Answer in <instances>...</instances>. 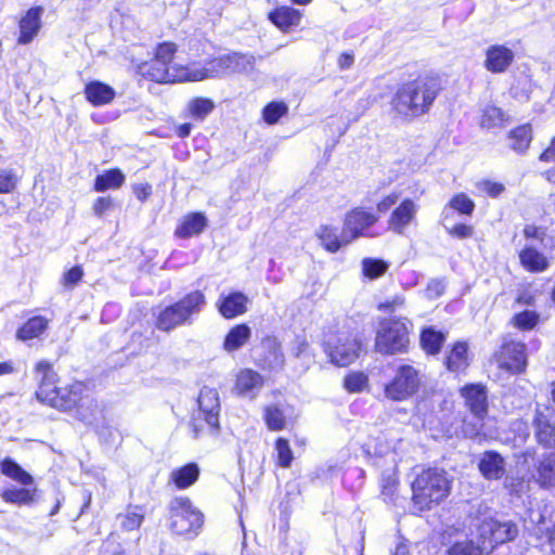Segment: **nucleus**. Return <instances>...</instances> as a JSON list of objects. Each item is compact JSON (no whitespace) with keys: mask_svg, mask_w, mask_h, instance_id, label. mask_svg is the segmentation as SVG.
I'll list each match as a JSON object with an SVG mask.
<instances>
[{"mask_svg":"<svg viewBox=\"0 0 555 555\" xmlns=\"http://www.w3.org/2000/svg\"><path fill=\"white\" fill-rule=\"evenodd\" d=\"M34 372L38 377L35 398L42 405L62 413H75L80 421L94 415L98 402L90 396L86 382L74 379L62 386L53 363L44 359L35 363Z\"/></svg>","mask_w":555,"mask_h":555,"instance_id":"f257e3e1","label":"nucleus"},{"mask_svg":"<svg viewBox=\"0 0 555 555\" xmlns=\"http://www.w3.org/2000/svg\"><path fill=\"white\" fill-rule=\"evenodd\" d=\"M444 90L442 76L437 72H421L397 85L389 105L396 118L413 120L428 114Z\"/></svg>","mask_w":555,"mask_h":555,"instance_id":"f03ea898","label":"nucleus"},{"mask_svg":"<svg viewBox=\"0 0 555 555\" xmlns=\"http://www.w3.org/2000/svg\"><path fill=\"white\" fill-rule=\"evenodd\" d=\"M452 477L438 466H421L410 483L411 504L418 514L442 504L451 494Z\"/></svg>","mask_w":555,"mask_h":555,"instance_id":"7ed1b4c3","label":"nucleus"},{"mask_svg":"<svg viewBox=\"0 0 555 555\" xmlns=\"http://www.w3.org/2000/svg\"><path fill=\"white\" fill-rule=\"evenodd\" d=\"M178 44L163 41L155 46L153 56L138 65V73L146 80L156 83L191 81V64H173Z\"/></svg>","mask_w":555,"mask_h":555,"instance_id":"20e7f679","label":"nucleus"},{"mask_svg":"<svg viewBox=\"0 0 555 555\" xmlns=\"http://www.w3.org/2000/svg\"><path fill=\"white\" fill-rule=\"evenodd\" d=\"M206 305L205 293L201 289H193L178 300L160 308L154 314V326L159 332L170 333L178 327L190 325Z\"/></svg>","mask_w":555,"mask_h":555,"instance_id":"39448f33","label":"nucleus"},{"mask_svg":"<svg viewBox=\"0 0 555 555\" xmlns=\"http://www.w3.org/2000/svg\"><path fill=\"white\" fill-rule=\"evenodd\" d=\"M413 322L406 317H388L378 322L374 351L384 357L406 354L411 350Z\"/></svg>","mask_w":555,"mask_h":555,"instance_id":"423d86ee","label":"nucleus"},{"mask_svg":"<svg viewBox=\"0 0 555 555\" xmlns=\"http://www.w3.org/2000/svg\"><path fill=\"white\" fill-rule=\"evenodd\" d=\"M399 199V193L390 192L383 195L376 203V212L370 207L354 206L344 216L343 224L354 242L360 237H374L372 228L379 223L380 215L388 212Z\"/></svg>","mask_w":555,"mask_h":555,"instance_id":"0eeeda50","label":"nucleus"},{"mask_svg":"<svg viewBox=\"0 0 555 555\" xmlns=\"http://www.w3.org/2000/svg\"><path fill=\"white\" fill-rule=\"evenodd\" d=\"M459 393L464 400V406L470 412L476 422H470L463 417L456 436L465 439H475L481 435L489 411L487 386L482 383H468L459 389Z\"/></svg>","mask_w":555,"mask_h":555,"instance_id":"6e6552de","label":"nucleus"},{"mask_svg":"<svg viewBox=\"0 0 555 555\" xmlns=\"http://www.w3.org/2000/svg\"><path fill=\"white\" fill-rule=\"evenodd\" d=\"M0 473L21 486L1 490L0 498L3 502L16 506H29L37 501L35 478L14 459L5 456L0 461Z\"/></svg>","mask_w":555,"mask_h":555,"instance_id":"1a4fd4ad","label":"nucleus"},{"mask_svg":"<svg viewBox=\"0 0 555 555\" xmlns=\"http://www.w3.org/2000/svg\"><path fill=\"white\" fill-rule=\"evenodd\" d=\"M254 64L255 57L253 55L231 51L208 59L202 67H197L195 62L192 63L191 81H202L209 78H220L230 74L243 73L251 68Z\"/></svg>","mask_w":555,"mask_h":555,"instance_id":"9d476101","label":"nucleus"},{"mask_svg":"<svg viewBox=\"0 0 555 555\" xmlns=\"http://www.w3.org/2000/svg\"><path fill=\"white\" fill-rule=\"evenodd\" d=\"M423 373L412 363H400L383 386V396L391 402H404L415 397L423 387Z\"/></svg>","mask_w":555,"mask_h":555,"instance_id":"9b49d317","label":"nucleus"},{"mask_svg":"<svg viewBox=\"0 0 555 555\" xmlns=\"http://www.w3.org/2000/svg\"><path fill=\"white\" fill-rule=\"evenodd\" d=\"M198 406L190 418V429L195 439L218 435L220 430V404L217 395L211 390L201 391Z\"/></svg>","mask_w":555,"mask_h":555,"instance_id":"f8f14e48","label":"nucleus"},{"mask_svg":"<svg viewBox=\"0 0 555 555\" xmlns=\"http://www.w3.org/2000/svg\"><path fill=\"white\" fill-rule=\"evenodd\" d=\"M169 528L172 533L188 539L196 537L204 524V516L188 496L173 499L169 504Z\"/></svg>","mask_w":555,"mask_h":555,"instance_id":"ddd939ff","label":"nucleus"},{"mask_svg":"<svg viewBox=\"0 0 555 555\" xmlns=\"http://www.w3.org/2000/svg\"><path fill=\"white\" fill-rule=\"evenodd\" d=\"M363 349V343L353 332H337L324 343V351L337 366L353 363Z\"/></svg>","mask_w":555,"mask_h":555,"instance_id":"4468645a","label":"nucleus"},{"mask_svg":"<svg viewBox=\"0 0 555 555\" xmlns=\"http://www.w3.org/2000/svg\"><path fill=\"white\" fill-rule=\"evenodd\" d=\"M492 357L500 370L511 374H522L528 366L527 346L519 340L507 339L502 341Z\"/></svg>","mask_w":555,"mask_h":555,"instance_id":"2eb2a0df","label":"nucleus"},{"mask_svg":"<svg viewBox=\"0 0 555 555\" xmlns=\"http://www.w3.org/2000/svg\"><path fill=\"white\" fill-rule=\"evenodd\" d=\"M518 534L514 521H500L488 518L478 526V538L487 554L493 552L499 545L513 541Z\"/></svg>","mask_w":555,"mask_h":555,"instance_id":"dca6fc26","label":"nucleus"},{"mask_svg":"<svg viewBox=\"0 0 555 555\" xmlns=\"http://www.w3.org/2000/svg\"><path fill=\"white\" fill-rule=\"evenodd\" d=\"M418 205L411 197H405L390 211L386 224L387 231L399 236L406 234L408 230L416 222Z\"/></svg>","mask_w":555,"mask_h":555,"instance_id":"f3484780","label":"nucleus"},{"mask_svg":"<svg viewBox=\"0 0 555 555\" xmlns=\"http://www.w3.org/2000/svg\"><path fill=\"white\" fill-rule=\"evenodd\" d=\"M267 20L282 34H291L301 27L304 11L292 4H278L267 13Z\"/></svg>","mask_w":555,"mask_h":555,"instance_id":"a211bd4d","label":"nucleus"},{"mask_svg":"<svg viewBox=\"0 0 555 555\" xmlns=\"http://www.w3.org/2000/svg\"><path fill=\"white\" fill-rule=\"evenodd\" d=\"M534 439L544 449L555 448V414L548 409H537L532 418Z\"/></svg>","mask_w":555,"mask_h":555,"instance_id":"6ab92c4d","label":"nucleus"},{"mask_svg":"<svg viewBox=\"0 0 555 555\" xmlns=\"http://www.w3.org/2000/svg\"><path fill=\"white\" fill-rule=\"evenodd\" d=\"M248 296L241 291H231L220 294L216 300V309L224 320H233L244 315L248 311Z\"/></svg>","mask_w":555,"mask_h":555,"instance_id":"aec40b11","label":"nucleus"},{"mask_svg":"<svg viewBox=\"0 0 555 555\" xmlns=\"http://www.w3.org/2000/svg\"><path fill=\"white\" fill-rule=\"evenodd\" d=\"M43 7L35 5L29 8L18 20L17 44L25 46L30 43L39 34L42 23Z\"/></svg>","mask_w":555,"mask_h":555,"instance_id":"412c9836","label":"nucleus"},{"mask_svg":"<svg viewBox=\"0 0 555 555\" xmlns=\"http://www.w3.org/2000/svg\"><path fill=\"white\" fill-rule=\"evenodd\" d=\"M515 53L505 44H491L485 51L483 67L491 74H503L514 63Z\"/></svg>","mask_w":555,"mask_h":555,"instance_id":"4be33fe9","label":"nucleus"},{"mask_svg":"<svg viewBox=\"0 0 555 555\" xmlns=\"http://www.w3.org/2000/svg\"><path fill=\"white\" fill-rule=\"evenodd\" d=\"M446 370L456 376L466 373L470 366L469 346L466 340L452 343L443 359Z\"/></svg>","mask_w":555,"mask_h":555,"instance_id":"5701e85b","label":"nucleus"},{"mask_svg":"<svg viewBox=\"0 0 555 555\" xmlns=\"http://www.w3.org/2000/svg\"><path fill=\"white\" fill-rule=\"evenodd\" d=\"M532 481L543 490L555 489V450L542 454L533 464Z\"/></svg>","mask_w":555,"mask_h":555,"instance_id":"b1692460","label":"nucleus"},{"mask_svg":"<svg viewBox=\"0 0 555 555\" xmlns=\"http://www.w3.org/2000/svg\"><path fill=\"white\" fill-rule=\"evenodd\" d=\"M264 385V377L253 369L240 370L233 382L232 391L238 397L254 399Z\"/></svg>","mask_w":555,"mask_h":555,"instance_id":"393cba45","label":"nucleus"},{"mask_svg":"<svg viewBox=\"0 0 555 555\" xmlns=\"http://www.w3.org/2000/svg\"><path fill=\"white\" fill-rule=\"evenodd\" d=\"M315 236L322 248L331 254L339 251L343 247L353 242L344 225L343 230L339 231V229L334 225L322 224L315 233Z\"/></svg>","mask_w":555,"mask_h":555,"instance_id":"a878e982","label":"nucleus"},{"mask_svg":"<svg viewBox=\"0 0 555 555\" xmlns=\"http://www.w3.org/2000/svg\"><path fill=\"white\" fill-rule=\"evenodd\" d=\"M261 345L264 348V352L258 359L257 365L262 371L269 372L282 369L285 358L279 339L275 336L268 335L261 339Z\"/></svg>","mask_w":555,"mask_h":555,"instance_id":"bb28decb","label":"nucleus"},{"mask_svg":"<svg viewBox=\"0 0 555 555\" xmlns=\"http://www.w3.org/2000/svg\"><path fill=\"white\" fill-rule=\"evenodd\" d=\"M207 227L208 219L203 211H191L178 221L173 235L180 240H189L201 235Z\"/></svg>","mask_w":555,"mask_h":555,"instance_id":"cd10ccee","label":"nucleus"},{"mask_svg":"<svg viewBox=\"0 0 555 555\" xmlns=\"http://www.w3.org/2000/svg\"><path fill=\"white\" fill-rule=\"evenodd\" d=\"M448 335L447 330H438L431 325L423 326L418 334L420 348L426 356L436 357L441 353Z\"/></svg>","mask_w":555,"mask_h":555,"instance_id":"c85d7f7f","label":"nucleus"},{"mask_svg":"<svg viewBox=\"0 0 555 555\" xmlns=\"http://www.w3.org/2000/svg\"><path fill=\"white\" fill-rule=\"evenodd\" d=\"M507 147L517 155H526L533 141V126L524 122L511 128L506 132Z\"/></svg>","mask_w":555,"mask_h":555,"instance_id":"c756f323","label":"nucleus"},{"mask_svg":"<svg viewBox=\"0 0 555 555\" xmlns=\"http://www.w3.org/2000/svg\"><path fill=\"white\" fill-rule=\"evenodd\" d=\"M518 261L525 271L533 274L545 272L551 266L548 257L533 245H525L518 251Z\"/></svg>","mask_w":555,"mask_h":555,"instance_id":"7c9ffc66","label":"nucleus"},{"mask_svg":"<svg viewBox=\"0 0 555 555\" xmlns=\"http://www.w3.org/2000/svg\"><path fill=\"white\" fill-rule=\"evenodd\" d=\"M83 96L93 107L111 104L116 98L115 89L107 82L90 80L83 87Z\"/></svg>","mask_w":555,"mask_h":555,"instance_id":"2f4dec72","label":"nucleus"},{"mask_svg":"<svg viewBox=\"0 0 555 555\" xmlns=\"http://www.w3.org/2000/svg\"><path fill=\"white\" fill-rule=\"evenodd\" d=\"M478 469L487 480H500L506 473L505 460L495 450H487L481 454Z\"/></svg>","mask_w":555,"mask_h":555,"instance_id":"473e14b6","label":"nucleus"},{"mask_svg":"<svg viewBox=\"0 0 555 555\" xmlns=\"http://www.w3.org/2000/svg\"><path fill=\"white\" fill-rule=\"evenodd\" d=\"M251 337V328L246 323H237L230 327L222 340V349L235 352L243 348Z\"/></svg>","mask_w":555,"mask_h":555,"instance_id":"72a5a7b5","label":"nucleus"},{"mask_svg":"<svg viewBox=\"0 0 555 555\" xmlns=\"http://www.w3.org/2000/svg\"><path fill=\"white\" fill-rule=\"evenodd\" d=\"M199 466L195 462L186 463L175 468L169 475V483L178 490H184L193 486L199 478Z\"/></svg>","mask_w":555,"mask_h":555,"instance_id":"f704fd0d","label":"nucleus"},{"mask_svg":"<svg viewBox=\"0 0 555 555\" xmlns=\"http://www.w3.org/2000/svg\"><path fill=\"white\" fill-rule=\"evenodd\" d=\"M49 327V319L43 315H34L27 319L15 333V337L22 341L39 338Z\"/></svg>","mask_w":555,"mask_h":555,"instance_id":"c9c22d12","label":"nucleus"},{"mask_svg":"<svg viewBox=\"0 0 555 555\" xmlns=\"http://www.w3.org/2000/svg\"><path fill=\"white\" fill-rule=\"evenodd\" d=\"M511 120L509 116L499 106L487 104L481 108L479 115V126L482 129H494L504 127Z\"/></svg>","mask_w":555,"mask_h":555,"instance_id":"e433bc0d","label":"nucleus"},{"mask_svg":"<svg viewBox=\"0 0 555 555\" xmlns=\"http://www.w3.org/2000/svg\"><path fill=\"white\" fill-rule=\"evenodd\" d=\"M125 180L126 177L119 168H109L95 177L92 188L95 192L117 190L122 186Z\"/></svg>","mask_w":555,"mask_h":555,"instance_id":"4c0bfd02","label":"nucleus"},{"mask_svg":"<svg viewBox=\"0 0 555 555\" xmlns=\"http://www.w3.org/2000/svg\"><path fill=\"white\" fill-rule=\"evenodd\" d=\"M511 325L519 332H530L541 323V315L535 310L525 309L516 312L509 321Z\"/></svg>","mask_w":555,"mask_h":555,"instance_id":"58836bf2","label":"nucleus"},{"mask_svg":"<svg viewBox=\"0 0 555 555\" xmlns=\"http://www.w3.org/2000/svg\"><path fill=\"white\" fill-rule=\"evenodd\" d=\"M448 555H488L482 543L477 537V541L466 539L455 541L448 550Z\"/></svg>","mask_w":555,"mask_h":555,"instance_id":"ea45409f","label":"nucleus"},{"mask_svg":"<svg viewBox=\"0 0 555 555\" xmlns=\"http://www.w3.org/2000/svg\"><path fill=\"white\" fill-rule=\"evenodd\" d=\"M215 107V102L211 99L195 96L188 104V113L193 119L203 121Z\"/></svg>","mask_w":555,"mask_h":555,"instance_id":"a19ab883","label":"nucleus"},{"mask_svg":"<svg viewBox=\"0 0 555 555\" xmlns=\"http://www.w3.org/2000/svg\"><path fill=\"white\" fill-rule=\"evenodd\" d=\"M263 421L271 431H280L286 428V416L283 410L275 404L263 408Z\"/></svg>","mask_w":555,"mask_h":555,"instance_id":"79ce46f5","label":"nucleus"},{"mask_svg":"<svg viewBox=\"0 0 555 555\" xmlns=\"http://www.w3.org/2000/svg\"><path fill=\"white\" fill-rule=\"evenodd\" d=\"M288 114V105L284 101H271L261 109L262 120L269 125H275Z\"/></svg>","mask_w":555,"mask_h":555,"instance_id":"37998d69","label":"nucleus"},{"mask_svg":"<svg viewBox=\"0 0 555 555\" xmlns=\"http://www.w3.org/2000/svg\"><path fill=\"white\" fill-rule=\"evenodd\" d=\"M388 268L389 263L380 258L366 257L361 261L362 275L371 281L382 278Z\"/></svg>","mask_w":555,"mask_h":555,"instance_id":"c03bdc74","label":"nucleus"},{"mask_svg":"<svg viewBox=\"0 0 555 555\" xmlns=\"http://www.w3.org/2000/svg\"><path fill=\"white\" fill-rule=\"evenodd\" d=\"M274 451L275 465L281 468H289L294 461V453L289 441L284 437H278L274 441Z\"/></svg>","mask_w":555,"mask_h":555,"instance_id":"a18cd8bd","label":"nucleus"},{"mask_svg":"<svg viewBox=\"0 0 555 555\" xmlns=\"http://www.w3.org/2000/svg\"><path fill=\"white\" fill-rule=\"evenodd\" d=\"M121 518L120 527L124 531H134L138 530L145 518V513L142 506H133V509L128 508L127 512L122 515H119Z\"/></svg>","mask_w":555,"mask_h":555,"instance_id":"49530a36","label":"nucleus"},{"mask_svg":"<svg viewBox=\"0 0 555 555\" xmlns=\"http://www.w3.org/2000/svg\"><path fill=\"white\" fill-rule=\"evenodd\" d=\"M448 206L456 214L463 216H472L476 207L475 202L464 192L452 195Z\"/></svg>","mask_w":555,"mask_h":555,"instance_id":"de8ad7c7","label":"nucleus"},{"mask_svg":"<svg viewBox=\"0 0 555 555\" xmlns=\"http://www.w3.org/2000/svg\"><path fill=\"white\" fill-rule=\"evenodd\" d=\"M343 385L349 393L362 392L369 387V377L362 371H352L346 374Z\"/></svg>","mask_w":555,"mask_h":555,"instance_id":"09e8293b","label":"nucleus"},{"mask_svg":"<svg viewBox=\"0 0 555 555\" xmlns=\"http://www.w3.org/2000/svg\"><path fill=\"white\" fill-rule=\"evenodd\" d=\"M406 299L403 294H396L390 298H386L383 301H379L376 306V309L379 312L386 314H392L397 310L403 309L405 307Z\"/></svg>","mask_w":555,"mask_h":555,"instance_id":"8fccbe9b","label":"nucleus"},{"mask_svg":"<svg viewBox=\"0 0 555 555\" xmlns=\"http://www.w3.org/2000/svg\"><path fill=\"white\" fill-rule=\"evenodd\" d=\"M477 189L491 198H498L505 192V185L490 179H482L477 182Z\"/></svg>","mask_w":555,"mask_h":555,"instance_id":"3c124183","label":"nucleus"},{"mask_svg":"<svg viewBox=\"0 0 555 555\" xmlns=\"http://www.w3.org/2000/svg\"><path fill=\"white\" fill-rule=\"evenodd\" d=\"M18 178L13 169L0 170V194H9L15 191Z\"/></svg>","mask_w":555,"mask_h":555,"instance_id":"603ef678","label":"nucleus"},{"mask_svg":"<svg viewBox=\"0 0 555 555\" xmlns=\"http://www.w3.org/2000/svg\"><path fill=\"white\" fill-rule=\"evenodd\" d=\"M83 278V269L76 264L65 271L62 276V285L66 288H74Z\"/></svg>","mask_w":555,"mask_h":555,"instance_id":"864d4df0","label":"nucleus"},{"mask_svg":"<svg viewBox=\"0 0 555 555\" xmlns=\"http://www.w3.org/2000/svg\"><path fill=\"white\" fill-rule=\"evenodd\" d=\"M547 229L533 223L525 224L522 228V236L527 241H537L543 243L546 237Z\"/></svg>","mask_w":555,"mask_h":555,"instance_id":"5fc2aeb1","label":"nucleus"},{"mask_svg":"<svg viewBox=\"0 0 555 555\" xmlns=\"http://www.w3.org/2000/svg\"><path fill=\"white\" fill-rule=\"evenodd\" d=\"M451 237L464 240L474 235V227L472 224L459 222L447 230Z\"/></svg>","mask_w":555,"mask_h":555,"instance_id":"6e6d98bb","label":"nucleus"},{"mask_svg":"<svg viewBox=\"0 0 555 555\" xmlns=\"http://www.w3.org/2000/svg\"><path fill=\"white\" fill-rule=\"evenodd\" d=\"M538 159L544 164H555V135H553L548 144L541 151Z\"/></svg>","mask_w":555,"mask_h":555,"instance_id":"4d7b16f0","label":"nucleus"},{"mask_svg":"<svg viewBox=\"0 0 555 555\" xmlns=\"http://www.w3.org/2000/svg\"><path fill=\"white\" fill-rule=\"evenodd\" d=\"M398 486H399L398 479L392 478V477L384 478L382 487H380L382 495L391 499L396 494Z\"/></svg>","mask_w":555,"mask_h":555,"instance_id":"13d9d810","label":"nucleus"},{"mask_svg":"<svg viewBox=\"0 0 555 555\" xmlns=\"http://www.w3.org/2000/svg\"><path fill=\"white\" fill-rule=\"evenodd\" d=\"M113 207V201L111 197L108 196H101V197H98L94 203H93V212L98 216V217H101L104 215V212L106 210H108L109 208Z\"/></svg>","mask_w":555,"mask_h":555,"instance_id":"bf43d9fd","label":"nucleus"},{"mask_svg":"<svg viewBox=\"0 0 555 555\" xmlns=\"http://www.w3.org/2000/svg\"><path fill=\"white\" fill-rule=\"evenodd\" d=\"M133 193L141 203H144L152 195V185L147 182L135 184L133 185Z\"/></svg>","mask_w":555,"mask_h":555,"instance_id":"052dcab7","label":"nucleus"},{"mask_svg":"<svg viewBox=\"0 0 555 555\" xmlns=\"http://www.w3.org/2000/svg\"><path fill=\"white\" fill-rule=\"evenodd\" d=\"M354 63V55L352 52H343L337 57V65L339 69L345 70L350 68Z\"/></svg>","mask_w":555,"mask_h":555,"instance_id":"680f3d73","label":"nucleus"},{"mask_svg":"<svg viewBox=\"0 0 555 555\" xmlns=\"http://www.w3.org/2000/svg\"><path fill=\"white\" fill-rule=\"evenodd\" d=\"M545 542L551 555H555V522L544 529Z\"/></svg>","mask_w":555,"mask_h":555,"instance_id":"e2e57ef3","label":"nucleus"},{"mask_svg":"<svg viewBox=\"0 0 555 555\" xmlns=\"http://www.w3.org/2000/svg\"><path fill=\"white\" fill-rule=\"evenodd\" d=\"M515 304L521 306H533L535 304V297L529 292H522L515 298Z\"/></svg>","mask_w":555,"mask_h":555,"instance_id":"0e129e2a","label":"nucleus"},{"mask_svg":"<svg viewBox=\"0 0 555 555\" xmlns=\"http://www.w3.org/2000/svg\"><path fill=\"white\" fill-rule=\"evenodd\" d=\"M193 125L191 122H183L175 127L173 132L178 138L184 139L191 134Z\"/></svg>","mask_w":555,"mask_h":555,"instance_id":"69168bd1","label":"nucleus"},{"mask_svg":"<svg viewBox=\"0 0 555 555\" xmlns=\"http://www.w3.org/2000/svg\"><path fill=\"white\" fill-rule=\"evenodd\" d=\"M14 366L10 361L0 362V376L13 373Z\"/></svg>","mask_w":555,"mask_h":555,"instance_id":"338daca9","label":"nucleus"},{"mask_svg":"<svg viewBox=\"0 0 555 555\" xmlns=\"http://www.w3.org/2000/svg\"><path fill=\"white\" fill-rule=\"evenodd\" d=\"M543 177L547 182L555 185V167L545 170Z\"/></svg>","mask_w":555,"mask_h":555,"instance_id":"774afa93","label":"nucleus"}]
</instances>
